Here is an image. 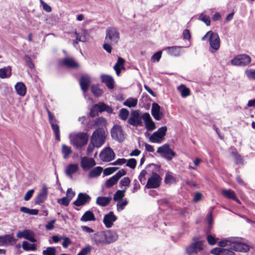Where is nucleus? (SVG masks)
<instances>
[{"mask_svg":"<svg viewBox=\"0 0 255 255\" xmlns=\"http://www.w3.org/2000/svg\"><path fill=\"white\" fill-rule=\"evenodd\" d=\"M119 236L116 232L107 230L96 233L91 239L97 246H104L116 242Z\"/></svg>","mask_w":255,"mask_h":255,"instance_id":"nucleus-1","label":"nucleus"},{"mask_svg":"<svg viewBox=\"0 0 255 255\" xmlns=\"http://www.w3.org/2000/svg\"><path fill=\"white\" fill-rule=\"evenodd\" d=\"M106 134L103 128H98L93 133L90 139L91 143H94L96 147H100L105 142Z\"/></svg>","mask_w":255,"mask_h":255,"instance_id":"nucleus-2","label":"nucleus"},{"mask_svg":"<svg viewBox=\"0 0 255 255\" xmlns=\"http://www.w3.org/2000/svg\"><path fill=\"white\" fill-rule=\"evenodd\" d=\"M120 39V32L117 28L109 27L106 31L105 40L110 44H117Z\"/></svg>","mask_w":255,"mask_h":255,"instance_id":"nucleus-3","label":"nucleus"},{"mask_svg":"<svg viewBox=\"0 0 255 255\" xmlns=\"http://www.w3.org/2000/svg\"><path fill=\"white\" fill-rule=\"evenodd\" d=\"M167 128L166 126L162 127L153 132L149 137V140L153 143H160L164 138Z\"/></svg>","mask_w":255,"mask_h":255,"instance_id":"nucleus-4","label":"nucleus"},{"mask_svg":"<svg viewBox=\"0 0 255 255\" xmlns=\"http://www.w3.org/2000/svg\"><path fill=\"white\" fill-rule=\"evenodd\" d=\"M157 152L163 155L167 160H171L176 156V153L170 147L168 144L165 143L157 148Z\"/></svg>","mask_w":255,"mask_h":255,"instance_id":"nucleus-5","label":"nucleus"},{"mask_svg":"<svg viewBox=\"0 0 255 255\" xmlns=\"http://www.w3.org/2000/svg\"><path fill=\"white\" fill-rule=\"evenodd\" d=\"M203 250V242L197 241L190 244L186 249V253L188 255H196Z\"/></svg>","mask_w":255,"mask_h":255,"instance_id":"nucleus-6","label":"nucleus"},{"mask_svg":"<svg viewBox=\"0 0 255 255\" xmlns=\"http://www.w3.org/2000/svg\"><path fill=\"white\" fill-rule=\"evenodd\" d=\"M251 62V58L247 54H241L236 56L231 61V63L236 66H247Z\"/></svg>","mask_w":255,"mask_h":255,"instance_id":"nucleus-7","label":"nucleus"},{"mask_svg":"<svg viewBox=\"0 0 255 255\" xmlns=\"http://www.w3.org/2000/svg\"><path fill=\"white\" fill-rule=\"evenodd\" d=\"M208 34H211V37H209V41L211 47V52H215L220 48V40L217 33H214L212 30L208 31Z\"/></svg>","mask_w":255,"mask_h":255,"instance_id":"nucleus-8","label":"nucleus"},{"mask_svg":"<svg viewBox=\"0 0 255 255\" xmlns=\"http://www.w3.org/2000/svg\"><path fill=\"white\" fill-rule=\"evenodd\" d=\"M142 116H140L139 111L135 110L131 112L128 123L133 127H141L143 126L141 121Z\"/></svg>","mask_w":255,"mask_h":255,"instance_id":"nucleus-9","label":"nucleus"},{"mask_svg":"<svg viewBox=\"0 0 255 255\" xmlns=\"http://www.w3.org/2000/svg\"><path fill=\"white\" fill-rule=\"evenodd\" d=\"M161 178L155 172H153L151 176L148 179L145 187L147 189L156 188L161 183Z\"/></svg>","mask_w":255,"mask_h":255,"instance_id":"nucleus-10","label":"nucleus"},{"mask_svg":"<svg viewBox=\"0 0 255 255\" xmlns=\"http://www.w3.org/2000/svg\"><path fill=\"white\" fill-rule=\"evenodd\" d=\"M47 111L48 113L49 123L55 135V139L57 141H60V137L59 126L56 124L57 120L54 118L52 114L48 109H47Z\"/></svg>","mask_w":255,"mask_h":255,"instance_id":"nucleus-11","label":"nucleus"},{"mask_svg":"<svg viewBox=\"0 0 255 255\" xmlns=\"http://www.w3.org/2000/svg\"><path fill=\"white\" fill-rule=\"evenodd\" d=\"M111 133L113 138L120 142H122L125 138L124 131L122 127L119 125H115L113 127Z\"/></svg>","mask_w":255,"mask_h":255,"instance_id":"nucleus-12","label":"nucleus"},{"mask_svg":"<svg viewBox=\"0 0 255 255\" xmlns=\"http://www.w3.org/2000/svg\"><path fill=\"white\" fill-rule=\"evenodd\" d=\"M99 156L103 161L109 162L115 158V154L111 147H108L101 151Z\"/></svg>","mask_w":255,"mask_h":255,"instance_id":"nucleus-13","label":"nucleus"},{"mask_svg":"<svg viewBox=\"0 0 255 255\" xmlns=\"http://www.w3.org/2000/svg\"><path fill=\"white\" fill-rule=\"evenodd\" d=\"M91 200L90 195L85 193H79L78 195L77 199L73 203V204L77 206L80 207L86 205L89 203Z\"/></svg>","mask_w":255,"mask_h":255,"instance_id":"nucleus-14","label":"nucleus"},{"mask_svg":"<svg viewBox=\"0 0 255 255\" xmlns=\"http://www.w3.org/2000/svg\"><path fill=\"white\" fill-rule=\"evenodd\" d=\"M88 138L89 135L88 133L80 132L75 136L74 138V142L77 146L81 147L87 143Z\"/></svg>","mask_w":255,"mask_h":255,"instance_id":"nucleus-15","label":"nucleus"},{"mask_svg":"<svg viewBox=\"0 0 255 255\" xmlns=\"http://www.w3.org/2000/svg\"><path fill=\"white\" fill-rule=\"evenodd\" d=\"M96 164L95 160L92 158L84 156L81 158V166L84 170H88Z\"/></svg>","mask_w":255,"mask_h":255,"instance_id":"nucleus-16","label":"nucleus"},{"mask_svg":"<svg viewBox=\"0 0 255 255\" xmlns=\"http://www.w3.org/2000/svg\"><path fill=\"white\" fill-rule=\"evenodd\" d=\"M142 118L144 121L145 128L147 130L152 131L156 128L155 124L152 121L149 113H143L142 115Z\"/></svg>","mask_w":255,"mask_h":255,"instance_id":"nucleus-17","label":"nucleus"},{"mask_svg":"<svg viewBox=\"0 0 255 255\" xmlns=\"http://www.w3.org/2000/svg\"><path fill=\"white\" fill-rule=\"evenodd\" d=\"M16 236L18 238H24L31 242L34 243L36 242L34 238V234L30 230H24L23 231H18Z\"/></svg>","mask_w":255,"mask_h":255,"instance_id":"nucleus-18","label":"nucleus"},{"mask_svg":"<svg viewBox=\"0 0 255 255\" xmlns=\"http://www.w3.org/2000/svg\"><path fill=\"white\" fill-rule=\"evenodd\" d=\"M117 220V217L115 216L113 211L110 212L105 215L103 218V223L107 228H110L113 225V223Z\"/></svg>","mask_w":255,"mask_h":255,"instance_id":"nucleus-19","label":"nucleus"},{"mask_svg":"<svg viewBox=\"0 0 255 255\" xmlns=\"http://www.w3.org/2000/svg\"><path fill=\"white\" fill-rule=\"evenodd\" d=\"M231 249L238 252L247 253L250 251L248 245L241 242L234 243L231 246Z\"/></svg>","mask_w":255,"mask_h":255,"instance_id":"nucleus-20","label":"nucleus"},{"mask_svg":"<svg viewBox=\"0 0 255 255\" xmlns=\"http://www.w3.org/2000/svg\"><path fill=\"white\" fill-rule=\"evenodd\" d=\"M160 106L156 103H153L152 104L151 113L154 119L157 121H160L163 117V114L160 112Z\"/></svg>","mask_w":255,"mask_h":255,"instance_id":"nucleus-21","label":"nucleus"},{"mask_svg":"<svg viewBox=\"0 0 255 255\" xmlns=\"http://www.w3.org/2000/svg\"><path fill=\"white\" fill-rule=\"evenodd\" d=\"M17 239L14 238L13 234L5 235L0 236V245H10L11 246L16 244Z\"/></svg>","mask_w":255,"mask_h":255,"instance_id":"nucleus-22","label":"nucleus"},{"mask_svg":"<svg viewBox=\"0 0 255 255\" xmlns=\"http://www.w3.org/2000/svg\"><path fill=\"white\" fill-rule=\"evenodd\" d=\"M48 191L46 187H42V190L35 198L34 203L35 204L40 205L43 203L47 198Z\"/></svg>","mask_w":255,"mask_h":255,"instance_id":"nucleus-23","label":"nucleus"},{"mask_svg":"<svg viewBox=\"0 0 255 255\" xmlns=\"http://www.w3.org/2000/svg\"><path fill=\"white\" fill-rule=\"evenodd\" d=\"M60 64L66 67L76 69L78 68V64L73 58H65L60 61Z\"/></svg>","mask_w":255,"mask_h":255,"instance_id":"nucleus-24","label":"nucleus"},{"mask_svg":"<svg viewBox=\"0 0 255 255\" xmlns=\"http://www.w3.org/2000/svg\"><path fill=\"white\" fill-rule=\"evenodd\" d=\"M90 83V78L88 76H82L79 79V84L81 88L84 92L88 90Z\"/></svg>","mask_w":255,"mask_h":255,"instance_id":"nucleus-25","label":"nucleus"},{"mask_svg":"<svg viewBox=\"0 0 255 255\" xmlns=\"http://www.w3.org/2000/svg\"><path fill=\"white\" fill-rule=\"evenodd\" d=\"M101 80L106 86L110 89H113L114 88V79L113 78L108 75H102L101 76Z\"/></svg>","mask_w":255,"mask_h":255,"instance_id":"nucleus-26","label":"nucleus"},{"mask_svg":"<svg viewBox=\"0 0 255 255\" xmlns=\"http://www.w3.org/2000/svg\"><path fill=\"white\" fill-rule=\"evenodd\" d=\"M95 105L99 113L106 112L108 114H111L113 112L112 108L111 106L106 105L104 103L100 102L95 104Z\"/></svg>","mask_w":255,"mask_h":255,"instance_id":"nucleus-27","label":"nucleus"},{"mask_svg":"<svg viewBox=\"0 0 255 255\" xmlns=\"http://www.w3.org/2000/svg\"><path fill=\"white\" fill-rule=\"evenodd\" d=\"M222 195L226 198L232 199L240 203V201L236 197L235 192L231 189H223L221 191Z\"/></svg>","mask_w":255,"mask_h":255,"instance_id":"nucleus-28","label":"nucleus"},{"mask_svg":"<svg viewBox=\"0 0 255 255\" xmlns=\"http://www.w3.org/2000/svg\"><path fill=\"white\" fill-rule=\"evenodd\" d=\"M15 89L17 93L20 96L23 97L25 95L26 88L22 82H17L15 85Z\"/></svg>","mask_w":255,"mask_h":255,"instance_id":"nucleus-29","label":"nucleus"},{"mask_svg":"<svg viewBox=\"0 0 255 255\" xmlns=\"http://www.w3.org/2000/svg\"><path fill=\"white\" fill-rule=\"evenodd\" d=\"M80 220L83 222L95 221L96 218L93 211L89 210L85 212Z\"/></svg>","mask_w":255,"mask_h":255,"instance_id":"nucleus-30","label":"nucleus"},{"mask_svg":"<svg viewBox=\"0 0 255 255\" xmlns=\"http://www.w3.org/2000/svg\"><path fill=\"white\" fill-rule=\"evenodd\" d=\"M210 253L214 255H229L230 253H234L227 249L217 247L212 249Z\"/></svg>","mask_w":255,"mask_h":255,"instance_id":"nucleus-31","label":"nucleus"},{"mask_svg":"<svg viewBox=\"0 0 255 255\" xmlns=\"http://www.w3.org/2000/svg\"><path fill=\"white\" fill-rule=\"evenodd\" d=\"M87 32L86 30H84L83 33L80 34L79 33L77 32L76 30L74 31V35L72 36L73 37H75L76 39L73 41L74 44H77L79 42H84L86 40V35Z\"/></svg>","mask_w":255,"mask_h":255,"instance_id":"nucleus-32","label":"nucleus"},{"mask_svg":"<svg viewBox=\"0 0 255 255\" xmlns=\"http://www.w3.org/2000/svg\"><path fill=\"white\" fill-rule=\"evenodd\" d=\"M112 200V197H101L99 196L97 198L96 203L102 207L107 206Z\"/></svg>","mask_w":255,"mask_h":255,"instance_id":"nucleus-33","label":"nucleus"},{"mask_svg":"<svg viewBox=\"0 0 255 255\" xmlns=\"http://www.w3.org/2000/svg\"><path fill=\"white\" fill-rule=\"evenodd\" d=\"M79 170L77 164H69L66 169V174L69 176L72 177V175Z\"/></svg>","mask_w":255,"mask_h":255,"instance_id":"nucleus-34","label":"nucleus"},{"mask_svg":"<svg viewBox=\"0 0 255 255\" xmlns=\"http://www.w3.org/2000/svg\"><path fill=\"white\" fill-rule=\"evenodd\" d=\"M11 75V68L10 66L0 69V78L4 79L9 77Z\"/></svg>","mask_w":255,"mask_h":255,"instance_id":"nucleus-35","label":"nucleus"},{"mask_svg":"<svg viewBox=\"0 0 255 255\" xmlns=\"http://www.w3.org/2000/svg\"><path fill=\"white\" fill-rule=\"evenodd\" d=\"M103 169L102 167L97 166L91 170L89 173V177L93 178L99 176L102 172Z\"/></svg>","mask_w":255,"mask_h":255,"instance_id":"nucleus-36","label":"nucleus"},{"mask_svg":"<svg viewBox=\"0 0 255 255\" xmlns=\"http://www.w3.org/2000/svg\"><path fill=\"white\" fill-rule=\"evenodd\" d=\"M179 47L176 46L166 47L164 48V50L171 55L178 56L179 55Z\"/></svg>","mask_w":255,"mask_h":255,"instance_id":"nucleus-37","label":"nucleus"},{"mask_svg":"<svg viewBox=\"0 0 255 255\" xmlns=\"http://www.w3.org/2000/svg\"><path fill=\"white\" fill-rule=\"evenodd\" d=\"M22 249L26 251H35L37 249V245L35 244H30L26 241H23L22 244Z\"/></svg>","mask_w":255,"mask_h":255,"instance_id":"nucleus-38","label":"nucleus"},{"mask_svg":"<svg viewBox=\"0 0 255 255\" xmlns=\"http://www.w3.org/2000/svg\"><path fill=\"white\" fill-rule=\"evenodd\" d=\"M178 89L181 92L182 97L185 98L190 95L189 88L186 87L184 85H181L178 87Z\"/></svg>","mask_w":255,"mask_h":255,"instance_id":"nucleus-39","label":"nucleus"},{"mask_svg":"<svg viewBox=\"0 0 255 255\" xmlns=\"http://www.w3.org/2000/svg\"><path fill=\"white\" fill-rule=\"evenodd\" d=\"M137 104V100L135 98H130L124 102L123 105L128 108L135 107Z\"/></svg>","mask_w":255,"mask_h":255,"instance_id":"nucleus-40","label":"nucleus"},{"mask_svg":"<svg viewBox=\"0 0 255 255\" xmlns=\"http://www.w3.org/2000/svg\"><path fill=\"white\" fill-rule=\"evenodd\" d=\"M91 92L95 97H100L103 94V91L98 85H93L91 86Z\"/></svg>","mask_w":255,"mask_h":255,"instance_id":"nucleus-41","label":"nucleus"},{"mask_svg":"<svg viewBox=\"0 0 255 255\" xmlns=\"http://www.w3.org/2000/svg\"><path fill=\"white\" fill-rule=\"evenodd\" d=\"M129 116V111L125 108L122 109L119 112V118L123 121L127 120Z\"/></svg>","mask_w":255,"mask_h":255,"instance_id":"nucleus-42","label":"nucleus"},{"mask_svg":"<svg viewBox=\"0 0 255 255\" xmlns=\"http://www.w3.org/2000/svg\"><path fill=\"white\" fill-rule=\"evenodd\" d=\"M126 192V189L120 190H118L114 195V200L115 201H118L122 200L124 197V193Z\"/></svg>","mask_w":255,"mask_h":255,"instance_id":"nucleus-43","label":"nucleus"},{"mask_svg":"<svg viewBox=\"0 0 255 255\" xmlns=\"http://www.w3.org/2000/svg\"><path fill=\"white\" fill-rule=\"evenodd\" d=\"M118 181V180L117 179V178L114 176H113L106 181L105 186L107 188H110L116 184Z\"/></svg>","mask_w":255,"mask_h":255,"instance_id":"nucleus-44","label":"nucleus"},{"mask_svg":"<svg viewBox=\"0 0 255 255\" xmlns=\"http://www.w3.org/2000/svg\"><path fill=\"white\" fill-rule=\"evenodd\" d=\"M56 250L54 247H47L42 252L43 255H56Z\"/></svg>","mask_w":255,"mask_h":255,"instance_id":"nucleus-45","label":"nucleus"},{"mask_svg":"<svg viewBox=\"0 0 255 255\" xmlns=\"http://www.w3.org/2000/svg\"><path fill=\"white\" fill-rule=\"evenodd\" d=\"M175 178L172 176L171 173L167 172L166 173L164 178V182L166 184H170L171 183L175 182Z\"/></svg>","mask_w":255,"mask_h":255,"instance_id":"nucleus-46","label":"nucleus"},{"mask_svg":"<svg viewBox=\"0 0 255 255\" xmlns=\"http://www.w3.org/2000/svg\"><path fill=\"white\" fill-rule=\"evenodd\" d=\"M232 155L234 156L235 162L237 164H243V159L241 156L237 152H232Z\"/></svg>","mask_w":255,"mask_h":255,"instance_id":"nucleus-47","label":"nucleus"},{"mask_svg":"<svg viewBox=\"0 0 255 255\" xmlns=\"http://www.w3.org/2000/svg\"><path fill=\"white\" fill-rule=\"evenodd\" d=\"M62 151L64 158H66L72 153L71 148L65 144L62 145Z\"/></svg>","mask_w":255,"mask_h":255,"instance_id":"nucleus-48","label":"nucleus"},{"mask_svg":"<svg viewBox=\"0 0 255 255\" xmlns=\"http://www.w3.org/2000/svg\"><path fill=\"white\" fill-rule=\"evenodd\" d=\"M24 59L25 60L26 65L31 69L34 68V64L32 62L30 57L28 55H25L24 56Z\"/></svg>","mask_w":255,"mask_h":255,"instance_id":"nucleus-49","label":"nucleus"},{"mask_svg":"<svg viewBox=\"0 0 255 255\" xmlns=\"http://www.w3.org/2000/svg\"><path fill=\"white\" fill-rule=\"evenodd\" d=\"M198 19L203 21L207 26L210 25L211 21L209 16L203 13L200 14Z\"/></svg>","mask_w":255,"mask_h":255,"instance_id":"nucleus-50","label":"nucleus"},{"mask_svg":"<svg viewBox=\"0 0 255 255\" xmlns=\"http://www.w3.org/2000/svg\"><path fill=\"white\" fill-rule=\"evenodd\" d=\"M92 250V247L90 245L83 248L81 251L77 254V255H87Z\"/></svg>","mask_w":255,"mask_h":255,"instance_id":"nucleus-51","label":"nucleus"},{"mask_svg":"<svg viewBox=\"0 0 255 255\" xmlns=\"http://www.w3.org/2000/svg\"><path fill=\"white\" fill-rule=\"evenodd\" d=\"M137 161L134 158L129 159L126 163V166L131 169H134L136 166Z\"/></svg>","mask_w":255,"mask_h":255,"instance_id":"nucleus-52","label":"nucleus"},{"mask_svg":"<svg viewBox=\"0 0 255 255\" xmlns=\"http://www.w3.org/2000/svg\"><path fill=\"white\" fill-rule=\"evenodd\" d=\"M70 201H71L66 196L57 200L58 203L63 205L65 206H68Z\"/></svg>","mask_w":255,"mask_h":255,"instance_id":"nucleus-53","label":"nucleus"},{"mask_svg":"<svg viewBox=\"0 0 255 255\" xmlns=\"http://www.w3.org/2000/svg\"><path fill=\"white\" fill-rule=\"evenodd\" d=\"M208 243L211 246L215 245L217 243V239L211 235H209L207 237Z\"/></svg>","mask_w":255,"mask_h":255,"instance_id":"nucleus-54","label":"nucleus"},{"mask_svg":"<svg viewBox=\"0 0 255 255\" xmlns=\"http://www.w3.org/2000/svg\"><path fill=\"white\" fill-rule=\"evenodd\" d=\"M130 183V180L128 177H124L120 181V186H128Z\"/></svg>","mask_w":255,"mask_h":255,"instance_id":"nucleus-55","label":"nucleus"},{"mask_svg":"<svg viewBox=\"0 0 255 255\" xmlns=\"http://www.w3.org/2000/svg\"><path fill=\"white\" fill-rule=\"evenodd\" d=\"M128 204V201L125 200L121 202H119L117 204V209L118 211L124 210L125 207Z\"/></svg>","mask_w":255,"mask_h":255,"instance_id":"nucleus-56","label":"nucleus"},{"mask_svg":"<svg viewBox=\"0 0 255 255\" xmlns=\"http://www.w3.org/2000/svg\"><path fill=\"white\" fill-rule=\"evenodd\" d=\"M63 242L62 243V246L64 248H67L69 245L72 244L71 239L68 237H63Z\"/></svg>","mask_w":255,"mask_h":255,"instance_id":"nucleus-57","label":"nucleus"},{"mask_svg":"<svg viewBox=\"0 0 255 255\" xmlns=\"http://www.w3.org/2000/svg\"><path fill=\"white\" fill-rule=\"evenodd\" d=\"M40 2L42 5L43 9L46 12H50L52 11L51 7L45 3L43 0H40Z\"/></svg>","mask_w":255,"mask_h":255,"instance_id":"nucleus-58","label":"nucleus"},{"mask_svg":"<svg viewBox=\"0 0 255 255\" xmlns=\"http://www.w3.org/2000/svg\"><path fill=\"white\" fill-rule=\"evenodd\" d=\"M106 123V121L105 119L103 117L98 118L94 121L95 125L97 126L103 125L105 124Z\"/></svg>","mask_w":255,"mask_h":255,"instance_id":"nucleus-59","label":"nucleus"},{"mask_svg":"<svg viewBox=\"0 0 255 255\" xmlns=\"http://www.w3.org/2000/svg\"><path fill=\"white\" fill-rule=\"evenodd\" d=\"M75 193L73 191L72 189L69 188L67 189L66 192V197L71 201L72 198L75 196Z\"/></svg>","mask_w":255,"mask_h":255,"instance_id":"nucleus-60","label":"nucleus"},{"mask_svg":"<svg viewBox=\"0 0 255 255\" xmlns=\"http://www.w3.org/2000/svg\"><path fill=\"white\" fill-rule=\"evenodd\" d=\"M246 74L249 78L255 80V69L247 70L246 71Z\"/></svg>","mask_w":255,"mask_h":255,"instance_id":"nucleus-61","label":"nucleus"},{"mask_svg":"<svg viewBox=\"0 0 255 255\" xmlns=\"http://www.w3.org/2000/svg\"><path fill=\"white\" fill-rule=\"evenodd\" d=\"M127 174V172L125 169H121L119 170L115 175L114 176L117 178V179L119 181V180L123 176Z\"/></svg>","mask_w":255,"mask_h":255,"instance_id":"nucleus-62","label":"nucleus"},{"mask_svg":"<svg viewBox=\"0 0 255 255\" xmlns=\"http://www.w3.org/2000/svg\"><path fill=\"white\" fill-rule=\"evenodd\" d=\"M98 113L99 112L96 107H95V105H94L91 109L89 115L91 117L94 118L98 115Z\"/></svg>","mask_w":255,"mask_h":255,"instance_id":"nucleus-63","label":"nucleus"},{"mask_svg":"<svg viewBox=\"0 0 255 255\" xmlns=\"http://www.w3.org/2000/svg\"><path fill=\"white\" fill-rule=\"evenodd\" d=\"M182 36L184 39L190 40L191 38V34L189 30H184L182 33Z\"/></svg>","mask_w":255,"mask_h":255,"instance_id":"nucleus-64","label":"nucleus"}]
</instances>
